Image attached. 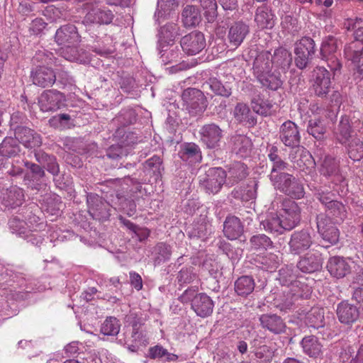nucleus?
<instances>
[{"label":"nucleus","mask_w":363,"mask_h":363,"mask_svg":"<svg viewBox=\"0 0 363 363\" xmlns=\"http://www.w3.org/2000/svg\"><path fill=\"white\" fill-rule=\"evenodd\" d=\"M55 39L58 45H63L60 55L67 60L82 62L77 45L81 42V35L77 28L73 24H66L60 26L56 31Z\"/></svg>","instance_id":"f257e3e1"},{"label":"nucleus","mask_w":363,"mask_h":363,"mask_svg":"<svg viewBox=\"0 0 363 363\" xmlns=\"http://www.w3.org/2000/svg\"><path fill=\"white\" fill-rule=\"evenodd\" d=\"M52 53L40 51L33 57V63H39L31 72L30 75L35 85L45 88L52 86L55 82L56 75L54 71L49 67L52 64Z\"/></svg>","instance_id":"f03ea898"},{"label":"nucleus","mask_w":363,"mask_h":363,"mask_svg":"<svg viewBox=\"0 0 363 363\" xmlns=\"http://www.w3.org/2000/svg\"><path fill=\"white\" fill-rule=\"evenodd\" d=\"M327 269L330 274L337 279L344 278L352 272L362 270L352 259L340 256L330 257L327 263Z\"/></svg>","instance_id":"7ed1b4c3"},{"label":"nucleus","mask_w":363,"mask_h":363,"mask_svg":"<svg viewBox=\"0 0 363 363\" xmlns=\"http://www.w3.org/2000/svg\"><path fill=\"white\" fill-rule=\"evenodd\" d=\"M275 189L294 199L304 196L305 191L303 184L292 174H282L279 179L272 182Z\"/></svg>","instance_id":"20e7f679"},{"label":"nucleus","mask_w":363,"mask_h":363,"mask_svg":"<svg viewBox=\"0 0 363 363\" xmlns=\"http://www.w3.org/2000/svg\"><path fill=\"white\" fill-rule=\"evenodd\" d=\"M337 41L335 37L328 35L324 38L321 44L320 55L322 59L328 62V66L334 74L342 67L337 55Z\"/></svg>","instance_id":"39448f33"},{"label":"nucleus","mask_w":363,"mask_h":363,"mask_svg":"<svg viewBox=\"0 0 363 363\" xmlns=\"http://www.w3.org/2000/svg\"><path fill=\"white\" fill-rule=\"evenodd\" d=\"M336 223L324 213H320L316 217L318 232L329 246L337 244L340 239V230L335 226Z\"/></svg>","instance_id":"423d86ee"},{"label":"nucleus","mask_w":363,"mask_h":363,"mask_svg":"<svg viewBox=\"0 0 363 363\" xmlns=\"http://www.w3.org/2000/svg\"><path fill=\"white\" fill-rule=\"evenodd\" d=\"M186 108L192 114L203 113L207 107V100L203 93L195 88L185 89L182 95Z\"/></svg>","instance_id":"0eeeda50"},{"label":"nucleus","mask_w":363,"mask_h":363,"mask_svg":"<svg viewBox=\"0 0 363 363\" xmlns=\"http://www.w3.org/2000/svg\"><path fill=\"white\" fill-rule=\"evenodd\" d=\"M362 125L358 119L353 121L347 116H342L335 131L337 140L342 145L346 144L352 138L359 136L354 128H360Z\"/></svg>","instance_id":"6e6552de"},{"label":"nucleus","mask_w":363,"mask_h":363,"mask_svg":"<svg viewBox=\"0 0 363 363\" xmlns=\"http://www.w3.org/2000/svg\"><path fill=\"white\" fill-rule=\"evenodd\" d=\"M65 96L57 90L43 91L38 100L40 108L43 112L55 111L65 106Z\"/></svg>","instance_id":"1a4fd4ad"},{"label":"nucleus","mask_w":363,"mask_h":363,"mask_svg":"<svg viewBox=\"0 0 363 363\" xmlns=\"http://www.w3.org/2000/svg\"><path fill=\"white\" fill-rule=\"evenodd\" d=\"M282 206L280 213L282 225L286 230H290L299 223L301 211L298 204L289 199L284 200Z\"/></svg>","instance_id":"9d476101"},{"label":"nucleus","mask_w":363,"mask_h":363,"mask_svg":"<svg viewBox=\"0 0 363 363\" xmlns=\"http://www.w3.org/2000/svg\"><path fill=\"white\" fill-rule=\"evenodd\" d=\"M180 45L187 55H195L206 46L204 35L199 31H193L181 38Z\"/></svg>","instance_id":"9b49d317"},{"label":"nucleus","mask_w":363,"mask_h":363,"mask_svg":"<svg viewBox=\"0 0 363 363\" xmlns=\"http://www.w3.org/2000/svg\"><path fill=\"white\" fill-rule=\"evenodd\" d=\"M315 53V42L309 37H303L296 44L295 48V62L299 69L305 68L310 57Z\"/></svg>","instance_id":"f8f14e48"},{"label":"nucleus","mask_w":363,"mask_h":363,"mask_svg":"<svg viewBox=\"0 0 363 363\" xmlns=\"http://www.w3.org/2000/svg\"><path fill=\"white\" fill-rule=\"evenodd\" d=\"M313 72V88L315 95L319 97L326 96L331 86L330 72L323 67H317Z\"/></svg>","instance_id":"ddd939ff"},{"label":"nucleus","mask_w":363,"mask_h":363,"mask_svg":"<svg viewBox=\"0 0 363 363\" xmlns=\"http://www.w3.org/2000/svg\"><path fill=\"white\" fill-rule=\"evenodd\" d=\"M336 313L339 321L347 325L354 323L362 315L356 306L345 300L337 304Z\"/></svg>","instance_id":"4468645a"},{"label":"nucleus","mask_w":363,"mask_h":363,"mask_svg":"<svg viewBox=\"0 0 363 363\" xmlns=\"http://www.w3.org/2000/svg\"><path fill=\"white\" fill-rule=\"evenodd\" d=\"M279 138L288 147H299L301 135L298 126L289 120L285 121L279 129Z\"/></svg>","instance_id":"2eb2a0df"},{"label":"nucleus","mask_w":363,"mask_h":363,"mask_svg":"<svg viewBox=\"0 0 363 363\" xmlns=\"http://www.w3.org/2000/svg\"><path fill=\"white\" fill-rule=\"evenodd\" d=\"M227 174L220 167L209 169L206 179L203 180V187L208 194L218 193L225 183Z\"/></svg>","instance_id":"dca6fc26"},{"label":"nucleus","mask_w":363,"mask_h":363,"mask_svg":"<svg viewBox=\"0 0 363 363\" xmlns=\"http://www.w3.org/2000/svg\"><path fill=\"white\" fill-rule=\"evenodd\" d=\"M289 277V283H288V281L285 279L283 269L280 270V280L284 285L287 286L289 288L284 290V293L290 295L291 299L306 297L310 292L308 285L299 280L294 279V276L290 275Z\"/></svg>","instance_id":"f3484780"},{"label":"nucleus","mask_w":363,"mask_h":363,"mask_svg":"<svg viewBox=\"0 0 363 363\" xmlns=\"http://www.w3.org/2000/svg\"><path fill=\"white\" fill-rule=\"evenodd\" d=\"M345 57L352 62L359 73L363 72V42L356 40L347 44L345 47Z\"/></svg>","instance_id":"a211bd4d"},{"label":"nucleus","mask_w":363,"mask_h":363,"mask_svg":"<svg viewBox=\"0 0 363 363\" xmlns=\"http://www.w3.org/2000/svg\"><path fill=\"white\" fill-rule=\"evenodd\" d=\"M201 141L208 148H214L218 145L223 137V130L215 123L203 125L199 131Z\"/></svg>","instance_id":"6ab92c4d"},{"label":"nucleus","mask_w":363,"mask_h":363,"mask_svg":"<svg viewBox=\"0 0 363 363\" xmlns=\"http://www.w3.org/2000/svg\"><path fill=\"white\" fill-rule=\"evenodd\" d=\"M213 301L206 293H199L191 307L198 316L203 318L210 316L213 313Z\"/></svg>","instance_id":"aec40b11"},{"label":"nucleus","mask_w":363,"mask_h":363,"mask_svg":"<svg viewBox=\"0 0 363 363\" xmlns=\"http://www.w3.org/2000/svg\"><path fill=\"white\" fill-rule=\"evenodd\" d=\"M15 137L26 148L40 147L42 139L39 134L26 127H19L15 131Z\"/></svg>","instance_id":"412c9836"},{"label":"nucleus","mask_w":363,"mask_h":363,"mask_svg":"<svg viewBox=\"0 0 363 363\" xmlns=\"http://www.w3.org/2000/svg\"><path fill=\"white\" fill-rule=\"evenodd\" d=\"M312 238L306 230L296 231L291 237L290 250L294 254H300L308 250L312 245Z\"/></svg>","instance_id":"4be33fe9"},{"label":"nucleus","mask_w":363,"mask_h":363,"mask_svg":"<svg viewBox=\"0 0 363 363\" xmlns=\"http://www.w3.org/2000/svg\"><path fill=\"white\" fill-rule=\"evenodd\" d=\"M269 51H262L257 55L253 62V74L257 79L262 77L273 69Z\"/></svg>","instance_id":"5701e85b"},{"label":"nucleus","mask_w":363,"mask_h":363,"mask_svg":"<svg viewBox=\"0 0 363 363\" xmlns=\"http://www.w3.org/2000/svg\"><path fill=\"white\" fill-rule=\"evenodd\" d=\"M114 15L111 10L93 9L85 16L84 22L86 24H106L111 23Z\"/></svg>","instance_id":"b1692460"},{"label":"nucleus","mask_w":363,"mask_h":363,"mask_svg":"<svg viewBox=\"0 0 363 363\" xmlns=\"http://www.w3.org/2000/svg\"><path fill=\"white\" fill-rule=\"evenodd\" d=\"M320 174L332 178L335 182H340L343 177L340 172V162L331 156H326L321 164Z\"/></svg>","instance_id":"393cba45"},{"label":"nucleus","mask_w":363,"mask_h":363,"mask_svg":"<svg viewBox=\"0 0 363 363\" xmlns=\"http://www.w3.org/2000/svg\"><path fill=\"white\" fill-rule=\"evenodd\" d=\"M271 60L274 70L285 72L292 62L291 52L284 48L276 49L274 54L271 53Z\"/></svg>","instance_id":"a878e982"},{"label":"nucleus","mask_w":363,"mask_h":363,"mask_svg":"<svg viewBox=\"0 0 363 363\" xmlns=\"http://www.w3.org/2000/svg\"><path fill=\"white\" fill-rule=\"evenodd\" d=\"M303 352L312 358H317L323 354V345L315 335L305 336L301 342Z\"/></svg>","instance_id":"bb28decb"},{"label":"nucleus","mask_w":363,"mask_h":363,"mask_svg":"<svg viewBox=\"0 0 363 363\" xmlns=\"http://www.w3.org/2000/svg\"><path fill=\"white\" fill-rule=\"evenodd\" d=\"M243 225L238 217L227 216L223 224V233L229 240H236L243 233Z\"/></svg>","instance_id":"cd10ccee"},{"label":"nucleus","mask_w":363,"mask_h":363,"mask_svg":"<svg viewBox=\"0 0 363 363\" xmlns=\"http://www.w3.org/2000/svg\"><path fill=\"white\" fill-rule=\"evenodd\" d=\"M259 320L262 328L274 334H280L285 331L286 324L279 315L263 314L260 316Z\"/></svg>","instance_id":"c85d7f7f"},{"label":"nucleus","mask_w":363,"mask_h":363,"mask_svg":"<svg viewBox=\"0 0 363 363\" xmlns=\"http://www.w3.org/2000/svg\"><path fill=\"white\" fill-rule=\"evenodd\" d=\"M249 32V26L246 23L242 21L235 22L228 31V38L230 43L237 48L243 42Z\"/></svg>","instance_id":"c756f323"},{"label":"nucleus","mask_w":363,"mask_h":363,"mask_svg":"<svg viewBox=\"0 0 363 363\" xmlns=\"http://www.w3.org/2000/svg\"><path fill=\"white\" fill-rule=\"evenodd\" d=\"M322 258L320 253H308L297 264V267L306 273H312L321 268Z\"/></svg>","instance_id":"7c9ffc66"},{"label":"nucleus","mask_w":363,"mask_h":363,"mask_svg":"<svg viewBox=\"0 0 363 363\" xmlns=\"http://www.w3.org/2000/svg\"><path fill=\"white\" fill-rule=\"evenodd\" d=\"M232 150L241 157L248 156L252 150V143L251 140L244 135H236L231 139Z\"/></svg>","instance_id":"2f4dec72"},{"label":"nucleus","mask_w":363,"mask_h":363,"mask_svg":"<svg viewBox=\"0 0 363 363\" xmlns=\"http://www.w3.org/2000/svg\"><path fill=\"white\" fill-rule=\"evenodd\" d=\"M295 153L298 158L296 159V157H292L291 161L296 163L301 170H309L315 167V163L312 155L304 147H298Z\"/></svg>","instance_id":"473e14b6"},{"label":"nucleus","mask_w":363,"mask_h":363,"mask_svg":"<svg viewBox=\"0 0 363 363\" xmlns=\"http://www.w3.org/2000/svg\"><path fill=\"white\" fill-rule=\"evenodd\" d=\"M180 158L191 164L199 162L201 160L200 149L195 143H186L184 145L179 152Z\"/></svg>","instance_id":"72a5a7b5"},{"label":"nucleus","mask_w":363,"mask_h":363,"mask_svg":"<svg viewBox=\"0 0 363 363\" xmlns=\"http://www.w3.org/2000/svg\"><path fill=\"white\" fill-rule=\"evenodd\" d=\"M326 213L328 218L334 223L342 222L347 216L345 206L338 201H330L329 206L325 208Z\"/></svg>","instance_id":"f704fd0d"},{"label":"nucleus","mask_w":363,"mask_h":363,"mask_svg":"<svg viewBox=\"0 0 363 363\" xmlns=\"http://www.w3.org/2000/svg\"><path fill=\"white\" fill-rule=\"evenodd\" d=\"M255 21L258 28L261 29L272 28L274 25L273 14L265 6H262L257 9Z\"/></svg>","instance_id":"c9c22d12"},{"label":"nucleus","mask_w":363,"mask_h":363,"mask_svg":"<svg viewBox=\"0 0 363 363\" xmlns=\"http://www.w3.org/2000/svg\"><path fill=\"white\" fill-rule=\"evenodd\" d=\"M263 228L272 233L281 234L285 230L282 220L276 213H270L266 218L261 221Z\"/></svg>","instance_id":"e433bc0d"},{"label":"nucleus","mask_w":363,"mask_h":363,"mask_svg":"<svg viewBox=\"0 0 363 363\" xmlns=\"http://www.w3.org/2000/svg\"><path fill=\"white\" fill-rule=\"evenodd\" d=\"M255 286V281L250 276H242L235 282V291L238 295L242 296L250 294L254 291Z\"/></svg>","instance_id":"4c0bfd02"},{"label":"nucleus","mask_w":363,"mask_h":363,"mask_svg":"<svg viewBox=\"0 0 363 363\" xmlns=\"http://www.w3.org/2000/svg\"><path fill=\"white\" fill-rule=\"evenodd\" d=\"M307 131L315 138L322 139L326 132L325 120L323 117L311 118L308 121Z\"/></svg>","instance_id":"58836bf2"},{"label":"nucleus","mask_w":363,"mask_h":363,"mask_svg":"<svg viewBox=\"0 0 363 363\" xmlns=\"http://www.w3.org/2000/svg\"><path fill=\"white\" fill-rule=\"evenodd\" d=\"M258 82L264 87L276 91L280 88L283 84L281 79L280 72L274 70L269 72L262 77L257 79Z\"/></svg>","instance_id":"ea45409f"},{"label":"nucleus","mask_w":363,"mask_h":363,"mask_svg":"<svg viewBox=\"0 0 363 363\" xmlns=\"http://www.w3.org/2000/svg\"><path fill=\"white\" fill-rule=\"evenodd\" d=\"M234 117L239 123L254 125L256 119L251 116L250 108L243 103H238L234 109Z\"/></svg>","instance_id":"a19ab883"},{"label":"nucleus","mask_w":363,"mask_h":363,"mask_svg":"<svg viewBox=\"0 0 363 363\" xmlns=\"http://www.w3.org/2000/svg\"><path fill=\"white\" fill-rule=\"evenodd\" d=\"M324 311L323 308H312L306 315V323L308 327L319 328L324 325Z\"/></svg>","instance_id":"79ce46f5"},{"label":"nucleus","mask_w":363,"mask_h":363,"mask_svg":"<svg viewBox=\"0 0 363 363\" xmlns=\"http://www.w3.org/2000/svg\"><path fill=\"white\" fill-rule=\"evenodd\" d=\"M347 146V154L354 161H359L363 158V141L359 135L352 138L350 142L345 144Z\"/></svg>","instance_id":"37998d69"},{"label":"nucleus","mask_w":363,"mask_h":363,"mask_svg":"<svg viewBox=\"0 0 363 363\" xmlns=\"http://www.w3.org/2000/svg\"><path fill=\"white\" fill-rule=\"evenodd\" d=\"M182 21L186 27L198 25L201 21V15L199 10L194 6H186L182 12Z\"/></svg>","instance_id":"c03bdc74"},{"label":"nucleus","mask_w":363,"mask_h":363,"mask_svg":"<svg viewBox=\"0 0 363 363\" xmlns=\"http://www.w3.org/2000/svg\"><path fill=\"white\" fill-rule=\"evenodd\" d=\"M148 357L152 359L164 358L167 362H175L178 359L177 354L169 352L167 349L160 345L149 348Z\"/></svg>","instance_id":"a18cd8bd"},{"label":"nucleus","mask_w":363,"mask_h":363,"mask_svg":"<svg viewBox=\"0 0 363 363\" xmlns=\"http://www.w3.org/2000/svg\"><path fill=\"white\" fill-rule=\"evenodd\" d=\"M125 323L127 325L132 327V337L135 339L139 337L140 329L144 325L143 318L135 313L130 312L125 317Z\"/></svg>","instance_id":"49530a36"},{"label":"nucleus","mask_w":363,"mask_h":363,"mask_svg":"<svg viewBox=\"0 0 363 363\" xmlns=\"http://www.w3.org/2000/svg\"><path fill=\"white\" fill-rule=\"evenodd\" d=\"M119 320L115 317L107 318L101 327V332L105 335H116L120 331Z\"/></svg>","instance_id":"de8ad7c7"},{"label":"nucleus","mask_w":363,"mask_h":363,"mask_svg":"<svg viewBox=\"0 0 363 363\" xmlns=\"http://www.w3.org/2000/svg\"><path fill=\"white\" fill-rule=\"evenodd\" d=\"M247 166L240 162H234L228 170V176L233 178V182H238L247 176Z\"/></svg>","instance_id":"09e8293b"},{"label":"nucleus","mask_w":363,"mask_h":363,"mask_svg":"<svg viewBox=\"0 0 363 363\" xmlns=\"http://www.w3.org/2000/svg\"><path fill=\"white\" fill-rule=\"evenodd\" d=\"M203 14L208 22H213L217 16V3L216 0H200Z\"/></svg>","instance_id":"8fccbe9b"},{"label":"nucleus","mask_w":363,"mask_h":363,"mask_svg":"<svg viewBox=\"0 0 363 363\" xmlns=\"http://www.w3.org/2000/svg\"><path fill=\"white\" fill-rule=\"evenodd\" d=\"M18 152V147L14 139L9 138L4 139L0 145V155L4 157H12Z\"/></svg>","instance_id":"3c124183"},{"label":"nucleus","mask_w":363,"mask_h":363,"mask_svg":"<svg viewBox=\"0 0 363 363\" xmlns=\"http://www.w3.org/2000/svg\"><path fill=\"white\" fill-rule=\"evenodd\" d=\"M210 89L216 95L228 97L231 95V89L225 86L220 81L216 78H210L207 82Z\"/></svg>","instance_id":"603ef678"},{"label":"nucleus","mask_w":363,"mask_h":363,"mask_svg":"<svg viewBox=\"0 0 363 363\" xmlns=\"http://www.w3.org/2000/svg\"><path fill=\"white\" fill-rule=\"evenodd\" d=\"M250 242L252 248L255 250H266L272 245L270 238L264 234L253 235Z\"/></svg>","instance_id":"864d4df0"},{"label":"nucleus","mask_w":363,"mask_h":363,"mask_svg":"<svg viewBox=\"0 0 363 363\" xmlns=\"http://www.w3.org/2000/svg\"><path fill=\"white\" fill-rule=\"evenodd\" d=\"M272 106V104L269 100L259 98L252 101L253 110L260 115L267 116L270 114Z\"/></svg>","instance_id":"5fc2aeb1"},{"label":"nucleus","mask_w":363,"mask_h":363,"mask_svg":"<svg viewBox=\"0 0 363 363\" xmlns=\"http://www.w3.org/2000/svg\"><path fill=\"white\" fill-rule=\"evenodd\" d=\"M260 263L262 264L260 267L262 269L273 272L278 267L279 259L276 255L269 253L261 258Z\"/></svg>","instance_id":"6e6d98bb"},{"label":"nucleus","mask_w":363,"mask_h":363,"mask_svg":"<svg viewBox=\"0 0 363 363\" xmlns=\"http://www.w3.org/2000/svg\"><path fill=\"white\" fill-rule=\"evenodd\" d=\"M288 164L284 162L281 159L274 162L270 174V180L273 182L275 180L279 179L282 174H286L283 171L287 169Z\"/></svg>","instance_id":"4d7b16f0"},{"label":"nucleus","mask_w":363,"mask_h":363,"mask_svg":"<svg viewBox=\"0 0 363 363\" xmlns=\"http://www.w3.org/2000/svg\"><path fill=\"white\" fill-rule=\"evenodd\" d=\"M357 347L354 345L347 346L342 352H340V359L342 363L349 362L356 363V359L357 358L358 354H355Z\"/></svg>","instance_id":"13d9d810"},{"label":"nucleus","mask_w":363,"mask_h":363,"mask_svg":"<svg viewBox=\"0 0 363 363\" xmlns=\"http://www.w3.org/2000/svg\"><path fill=\"white\" fill-rule=\"evenodd\" d=\"M199 288L197 286H191L186 289L179 297V300L182 303H194V299L199 294L198 293Z\"/></svg>","instance_id":"bf43d9fd"},{"label":"nucleus","mask_w":363,"mask_h":363,"mask_svg":"<svg viewBox=\"0 0 363 363\" xmlns=\"http://www.w3.org/2000/svg\"><path fill=\"white\" fill-rule=\"evenodd\" d=\"M352 299L359 306L357 308L361 311L362 315L363 316V288L357 287L356 288L352 295Z\"/></svg>","instance_id":"052dcab7"},{"label":"nucleus","mask_w":363,"mask_h":363,"mask_svg":"<svg viewBox=\"0 0 363 363\" xmlns=\"http://www.w3.org/2000/svg\"><path fill=\"white\" fill-rule=\"evenodd\" d=\"M82 359L81 363H100L101 359L96 354L94 350H89L84 352L82 357H80Z\"/></svg>","instance_id":"680f3d73"},{"label":"nucleus","mask_w":363,"mask_h":363,"mask_svg":"<svg viewBox=\"0 0 363 363\" xmlns=\"http://www.w3.org/2000/svg\"><path fill=\"white\" fill-rule=\"evenodd\" d=\"M315 197L318 200H319L322 204H323L325 208L329 206L330 201H334L335 200L333 199V194L330 192H324L323 191L315 193Z\"/></svg>","instance_id":"e2e57ef3"},{"label":"nucleus","mask_w":363,"mask_h":363,"mask_svg":"<svg viewBox=\"0 0 363 363\" xmlns=\"http://www.w3.org/2000/svg\"><path fill=\"white\" fill-rule=\"evenodd\" d=\"M26 167L29 169L31 172L37 178H42L45 175V172L43 168L38 164L26 162L25 163Z\"/></svg>","instance_id":"0e129e2a"},{"label":"nucleus","mask_w":363,"mask_h":363,"mask_svg":"<svg viewBox=\"0 0 363 363\" xmlns=\"http://www.w3.org/2000/svg\"><path fill=\"white\" fill-rule=\"evenodd\" d=\"M130 279L131 285L138 291L143 288V280L140 275L135 272H130Z\"/></svg>","instance_id":"69168bd1"},{"label":"nucleus","mask_w":363,"mask_h":363,"mask_svg":"<svg viewBox=\"0 0 363 363\" xmlns=\"http://www.w3.org/2000/svg\"><path fill=\"white\" fill-rule=\"evenodd\" d=\"M157 249L159 255L162 256L164 259H169L172 254V250L169 245L163 242L159 243L157 245Z\"/></svg>","instance_id":"338daca9"},{"label":"nucleus","mask_w":363,"mask_h":363,"mask_svg":"<svg viewBox=\"0 0 363 363\" xmlns=\"http://www.w3.org/2000/svg\"><path fill=\"white\" fill-rule=\"evenodd\" d=\"M78 350V343L76 342H72L65 347V355L66 357H72L77 353Z\"/></svg>","instance_id":"774afa93"}]
</instances>
